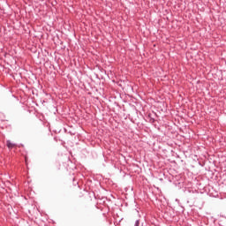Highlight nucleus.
I'll return each mask as SVG.
<instances>
[{"label": "nucleus", "mask_w": 226, "mask_h": 226, "mask_svg": "<svg viewBox=\"0 0 226 226\" xmlns=\"http://www.w3.org/2000/svg\"><path fill=\"white\" fill-rule=\"evenodd\" d=\"M48 132V135H50V131H47Z\"/></svg>", "instance_id": "6"}, {"label": "nucleus", "mask_w": 226, "mask_h": 226, "mask_svg": "<svg viewBox=\"0 0 226 226\" xmlns=\"http://www.w3.org/2000/svg\"><path fill=\"white\" fill-rule=\"evenodd\" d=\"M151 123H154V118H150Z\"/></svg>", "instance_id": "5"}, {"label": "nucleus", "mask_w": 226, "mask_h": 226, "mask_svg": "<svg viewBox=\"0 0 226 226\" xmlns=\"http://www.w3.org/2000/svg\"><path fill=\"white\" fill-rule=\"evenodd\" d=\"M140 225V220H136L134 226H139Z\"/></svg>", "instance_id": "3"}, {"label": "nucleus", "mask_w": 226, "mask_h": 226, "mask_svg": "<svg viewBox=\"0 0 226 226\" xmlns=\"http://www.w3.org/2000/svg\"><path fill=\"white\" fill-rule=\"evenodd\" d=\"M6 146L8 147V149H13V147H17V144L15 143H11V141L10 139H8L6 141Z\"/></svg>", "instance_id": "1"}, {"label": "nucleus", "mask_w": 226, "mask_h": 226, "mask_svg": "<svg viewBox=\"0 0 226 226\" xmlns=\"http://www.w3.org/2000/svg\"><path fill=\"white\" fill-rule=\"evenodd\" d=\"M25 162H26V164L27 165V155H25Z\"/></svg>", "instance_id": "4"}, {"label": "nucleus", "mask_w": 226, "mask_h": 226, "mask_svg": "<svg viewBox=\"0 0 226 226\" xmlns=\"http://www.w3.org/2000/svg\"><path fill=\"white\" fill-rule=\"evenodd\" d=\"M64 131H65L66 133H69L70 135H75V133H76L74 130H72V131L69 130L68 131V129H64Z\"/></svg>", "instance_id": "2"}]
</instances>
